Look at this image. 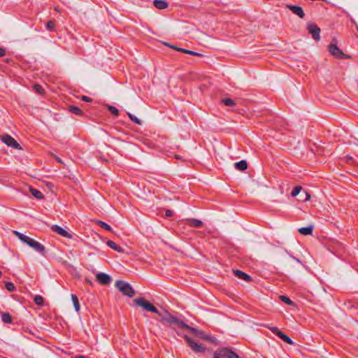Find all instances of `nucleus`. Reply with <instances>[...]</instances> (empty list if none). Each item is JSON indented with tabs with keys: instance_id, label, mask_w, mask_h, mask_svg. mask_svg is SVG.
<instances>
[{
	"instance_id": "obj_32",
	"label": "nucleus",
	"mask_w": 358,
	"mask_h": 358,
	"mask_svg": "<svg viewBox=\"0 0 358 358\" xmlns=\"http://www.w3.org/2000/svg\"><path fill=\"white\" fill-rule=\"evenodd\" d=\"M108 110L115 117H117L119 115V110L115 106H108Z\"/></svg>"
},
{
	"instance_id": "obj_18",
	"label": "nucleus",
	"mask_w": 358,
	"mask_h": 358,
	"mask_svg": "<svg viewBox=\"0 0 358 358\" xmlns=\"http://www.w3.org/2000/svg\"><path fill=\"white\" fill-rule=\"evenodd\" d=\"M106 245L113 249L114 250L118 252H124V249L119 246L118 245H117L115 242H113V241H108L106 242Z\"/></svg>"
},
{
	"instance_id": "obj_25",
	"label": "nucleus",
	"mask_w": 358,
	"mask_h": 358,
	"mask_svg": "<svg viewBox=\"0 0 358 358\" xmlns=\"http://www.w3.org/2000/svg\"><path fill=\"white\" fill-rule=\"evenodd\" d=\"M96 224L102 229L106 230V231H112V228L110 225H108L107 223L103 222V221H101V220H98L96 222Z\"/></svg>"
},
{
	"instance_id": "obj_14",
	"label": "nucleus",
	"mask_w": 358,
	"mask_h": 358,
	"mask_svg": "<svg viewBox=\"0 0 358 358\" xmlns=\"http://www.w3.org/2000/svg\"><path fill=\"white\" fill-rule=\"evenodd\" d=\"M233 273H234V275L236 276L239 279L243 280L246 282H250L252 280V278L250 275L243 272L241 270H238V269L233 270Z\"/></svg>"
},
{
	"instance_id": "obj_27",
	"label": "nucleus",
	"mask_w": 358,
	"mask_h": 358,
	"mask_svg": "<svg viewBox=\"0 0 358 358\" xmlns=\"http://www.w3.org/2000/svg\"><path fill=\"white\" fill-rule=\"evenodd\" d=\"M189 224L191 227H199L203 224V223L201 220H199L196 219H192L190 220Z\"/></svg>"
},
{
	"instance_id": "obj_24",
	"label": "nucleus",
	"mask_w": 358,
	"mask_h": 358,
	"mask_svg": "<svg viewBox=\"0 0 358 358\" xmlns=\"http://www.w3.org/2000/svg\"><path fill=\"white\" fill-rule=\"evenodd\" d=\"M71 299H72L75 310L77 312H78L80 310V303H79V300H78L77 296L75 294H72Z\"/></svg>"
},
{
	"instance_id": "obj_22",
	"label": "nucleus",
	"mask_w": 358,
	"mask_h": 358,
	"mask_svg": "<svg viewBox=\"0 0 358 358\" xmlns=\"http://www.w3.org/2000/svg\"><path fill=\"white\" fill-rule=\"evenodd\" d=\"M30 192L35 198H36L38 199H41L43 198V195L42 192L36 189L30 187Z\"/></svg>"
},
{
	"instance_id": "obj_37",
	"label": "nucleus",
	"mask_w": 358,
	"mask_h": 358,
	"mask_svg": "<svg viewBox=\"0 0 358 358\" xmlns=\"http://www.w3.org/2000/svg\"><path fill=\"white\" fill-rule=\"evenodd\" d=\"M81 100L87 101V102H92V99L90 97L87 96H81Z\"/></svg>"
},
{
	"instance_id": "obj_23",
	"label": "nucleus",
	"mask_w": 358,
	"mask_h": 358,
	"mask_svg": "<svg viewBox=\"0 0 358 358\" xmlns=\"http://www.w3.org/2000/svg\"><path fill=\"white\" fill-rule=\"evenodd\" d=\"M69 110L71 113H73V114L77 115H83V110L80 108H79L78 107L76 106H70L69 107Z\"/></svg>"
},
{
	"instance_id": "obj_20",
	"label": "nucleus",
	"mask_w": 358,
	"mask_h": 358,
	"mask_svg": "<svg viewBox=\"0 0 358 358\" xmlns=\"http://www.w3.org/2000/svg\"><path fill=\"white\" fill-rule=\"evenodd\" d=\"M313 226H308L306 227H301L299 229V232L304 236L307 235H311L313 233Z\"/></svg>"
},
{
	"instance_id": "obj_45",
	"label": "nucleus",
	"mask_w": 358,
	"mask_h": 358,
	"mask_svg": "<svg viewBox=\"0 0 358 358\" xmlns=\"http://www.w3.org/2000/svg\"><path fill=\"white\" fill-rule=\"evenodd\" d=\"M2 275V272L0 271V277Z\"/></svg>"
},
{
	"instance_id": "obj_16",
	"label": "nucleus",
	"mask_w": 358,
	"mask_h": 358,
	"mask_svg": "<svg viewBox=\"0 0 358 358\" xmlns=\"http://www.w3.org/2000/svg\"><path fill=\"white\" fill-rule=\"evenodd\" d=\"M13 234L21 241H22L23 243H26L27 245H28L29 243V241H31V238L29 237L27 235H24L17 231H13Z\"/></svg>"
},
{
	"instance_id": "obj_40",
	"label": "nucleus",
	"mask_w": 358,
	"mask_h": 358,
	"mask_svg": "<svg viewBox=\"0 0 358 358\" xmlns=\"http://www.w3.org/2000/svg\"><path fill=\"white\" fill-rule=\"evenodd\" d=\"M166 45L171 48L172 49H174V50H177V48H178V47L173 45H171V44H169V43H164Z\"/></svg>"
},
{
	"instance_id": "obj_15",
	"label": "nucleus",
	"mask_w": 358,
	"mask_h": 358,
	"mask_svg": "<svg viewBox=\"0 0 358 358\" xmlns=\"http://www.w3.org/2000/svg\"><path fill=\"white\" fill-rule=\"evenodd\" d=\"M183 329L189 330L194 335H195L196 336H199L201 338H203L205 340H208V337H203L202 336L203 332L201 331L198 330V329H195L194 327H192L189 326L188 324H187V327H184Z\"/></svg>"
},
{
	"instance_id": "obj_11",
	"label": "nucleus",
	"mask_w": 358,
	"mask_h": 358,
	"mask_svg": "<svg viewBox=\"0 0 358 358\" xmlns=\"http://www.w3.org/2000/svg\"><path fill=\"white\" fill-rule=\"evenodd\" d=\"M287 8L291 10L294 14L297 15L299 17L303 19L305 17V13L303 8L301 6L295 5H287Z\"/></svg>"
},
{
	"instance_id": "obj_21",
	"label": "nucleus",
	"mask_w": 358,
	"mask_h": 358,
	"mask_svg": "<svg viewBox=\"0 0 358 358\" xmlns=\"http://www.w3.org/2000/svg\"><path fill=\"white\" fill-rule=\"evenodd\" d=\"M1 320L4 323L11 324L13 322L12 316L8 313H1Z\"/></svg>"
},
{
	"instance_id": "obj_33",
	"label": "nucleus",
	"mask_w": 358,
	"mask_h": 358,
	"mask_svg": "<svg viewBox=\"0 0 358 358\" xmlns=\"http://www.w3.org/2000/svg\"><path fill=\"white\" fill-rule=\"evenodd\" d=\"M301 189H302V187L301 186H295L293 188V189L292 190L291 196L293 197L297 196Z\"/></svg>"
},
{
	"instance_id": "obj_39",
	"label": "nucleus",
	"mask_w": 358,
	"mask_h": 358,
	"mask_svg": "<svg viewBox=\"0 0 358 358\" xmlns=\"http://www.w3.org/2000/svg\"><path fill=\"white\" fill-rule=\"evenodd\" d=\"M6 55V50L3 48L0 47V57H3Z\"/></svg>"
},
{
	"instance_id": "obj_46",
	"label": "nucleus",
	"mask_w": 358,
	"mask_h": 358,
	"mask_svg": "<svg viewBox=\"0 0 358 358\" xmlns=\"http://www.w3.org/2000/svg\"><path fill=\"white\" fill-rule=\"evenodd\" d=\"M357 31H358V28H357Z\"/></svg>"
},
{
	"instance_id": "obj_38",
	"label": "nucleus",
	"mask_w": 358,
	"mask_h": 358,
	"mask_svg": "<svg viewBox=\"0 0 358 358\" xmlns=\"http://www.w3.org/2000/svg\"><path fill=\"white\" fill-rule=\"evenodd\" d=\"M173 211H172V210H166L165 211V215H166V217H171V216L173 215Z\"/></svg>"
},
{
	"instance_id": "obj_12",
	"label": "nucleus",
	"mask_w": 358,
	"mask_h": 358,
	"mask_svg": "<svg viewBox=\"0 0 358 358\" xmlns=\"http://www.w3.org/2000/svg\"><path fill=\"white\" fill-rule=\"evenodd\" d=\"M51 229L52 231L59 234L60 236H62L63 237L68 238H72V235L71 234H69L67 231H66L65 229H64L63 228L59 227V225H57V224L52 225L51 227Z\"/></svg>"
},
{
	"instance_id": "obj_13",
	"label": "nucleus",
	"mask_w": 358,
	"mask_h": 358,
	"mask_svg": "<svg viewBox=\"0 0 358 358\" xmlns=\"http://www.w3.org/2000/svg\"><path fill=\"white\" fill-rule=\"evenodd\" d=\"M96 280L101 285H108L111 282V278L109 275L104 273L96 274Z\"/></svg>"
},
{
	"instance_id": "obj_44",
	"label": "nucleus",
	"mask_w": 358,
	"mask_h": 358,
	"mask_svg": "<svg viewBox=\"0 0 358 358\" xmlns=\"http://www.w3.org/2000/svg\"><path fill=\"white\" fill-rule=\"evenodd\" d=\"M90 284H92V282L90 280H86Z\"/></svg>"
},
{
	"instance_id": "obj_41",
	"label": "nucleus",
	"mask_w": 358,
	"mask_h": 358,
	"mask_svg": "<svg viewBox=\"0 0 358 358\" xmlns=\"http://www.w3.org/2000/svg\"><path fill=\"white\" fill-rule=\"evenodd\" d=\"M305 194H306V198L304 199V201H308L310 199V195L308 192H305Z\"/></svg>"
},
{
	"instance_id": "obj_7",
	"label": "nucleus",
	"mask_w": 358,
	"mask_h": 358,
	"mask_svg": "<svg viewBox=\"0 0 358 358\" xmlns=\"http://www.w3.org/2000/svg\"><path fill=\"white\" fill-rule=\"evenodd\" d=\"M184 338L187 341L188 345L190 348L196 353L203 352L206 350V347L201 344H199L198 342L191 338L187 335L184 336Z\"/></svg>"
},
{
	"instance_id": "obj_29",
	"label": "nucleus",
	"mask_w": 358,
	"mask_h": 358,
	"mask_svg": "<svg viewBox=\"0 0 358 358\" xmlns=\"http://www.w3.org/2000/svg\"><path fill=\"white\" fill-rule=\"evenodd\" d=\"M222 102L227 106H234L236 105V103L234 100L229 98L224 99L222 100Z\"/></svg>"
},
{
	"instance_id": "obj_1",
	"label": "nucleus",
	"mask_w": 358,
	"mask_h": 358,
	"mask_svg": "<svg viewBox=\"0 0 358 358\" xmlns=\"http://www.w3.org/2000/svg\"><path fill=\"white\" fill-rule=\"evenodd\" d=\"M159 317H161L160 322L164 324L169 326L174 325L182 329H183L184 327H187V324L186 323L180 320L178 317L171 315L167 311L161 313L159 314Z\"/></svg>"
},
{
	"instance_id": "obj_42",
	"label": "nucleus",
	"mask_w": 358,
	"mask_h": 358,
	"mask_svg": "<svg viewBox=\"0 0 358 358\" xmlns=\"http://www.w3.org/2000/svg\"><path fill=\"white\" fill-rule=\"evenodd\" d=\"M177 50L179 51V52H182L183 53H185V51H187V50L182 48H177Z\"/></svg>"
},
{
	"instance_id": "obj_34",
	"label": "nucleus",
	"mask_w": 358,
	"mask_h": 358,
	"mask_svg": "<svg viewBox=\"0 0 358 358\" xmlns=\"http://www.w3.org/2000/svg\"><path fill=\"white\" fill-rule=\"evenodd\" d=\"M5 286L6 289L10 292H13L15 289L14 284L11 282H6Z\"/></svg>"
},
{
	"instance_id": "obj_3",
	"label": "nucleus",
	"mask_w": 358,
	"mask_h": 358,
	"mask_svg": "<svg viewBox=\"0 0 358 358\" xmlns=\"http://www.w3.org/2000/svg\"><path fill=\"white\" fill-rule=\"evenodd\" d=\"M115 287L124 295L132 297L135 292L132 287L127 282L117 280L115 282Z\"/></svg>"
},
{
	"instance_id": "obj_35",
	"label": "nucleus",
	"mask_w": 358,
	"mask_h": 358,
	"mask_svg": "<svg viewBox=\"0 0 358 358\" xmlns=\"http://www.w3.org/2000/svg\"><path fill=\"white\" fill-rule=\"evenodd\" d=\"M34 88L38 94H42L44 92L43 88L40 85H35Z\"/></svg>"
},
{
	"instance_id": "obj_10",
	"label": "nucleus",
	"mask_w": 358,
	"mask_h": 358,
	"mask_svg": "<svg viewBox=\"0 0 358 358\" xmlns=\"http://www.w3.org/2000/svg\"><path fill=\"white\" fill-rule=\"evenodd\" d=\"M28 245L31 247L34 250H36V252H39L40 254H41L43 255H45V248L39 242H38V241H35V240L31 238V241H29Z\"/></svg>"
},
{
	"instance_id": "obj_5",
	"label": "nucleus",
	"mask_w": 358,
	"mask_h": 358,
	"mask_svg": "<svg viewBox=\"0 0 358 358\" xmlns=\"http://www.w3.org/2000/svg\"><path fill=\"white\" fill-rule=\"evenodd\" d=\"M134 302L135 303L136 305L141 306L147 311L157 313L158 314L159 316V314L161 313V312H159L152 303H150L143 298L135 299L134 300Z\"/></svg>"
},
{
	"instance_id": "obj_19",
	"label": "nucleus",
	"mask_w": 358,
	"mask_h": 358,
	"mask_svg": "<svg viewBox=\"0 0 358 358\" xmlns=\"http://www.w3.org/2000/svg\"><path fill=\"white\" fill-rule=\"evenodd\" d=\"M234 166L237 170L245 171L248 169V163L245 160H241L240 162H236L234 164Z\"/></svg>"
},
{
	"instance_id": "obj_6",
	"label": "nucleus",
	"mask_w": 358,
	"mask_h": 358,
	"mask_svg": "<svg viewBox=\"0 0 358 358\" xmlns=\"http://www.w3.org/2000/svg\"><path fill=\"white\" fill-rule=\"evenodd\" d=\"M265 327L271 330V331L277 335L279 338H280L284 342L286 343H288L289 345H294V343L293 341L286 334H285L282 331H280L278 327H271L268 324L264 325Z\"/></svg>"
},
{
	"instance_id": "obj_9",
	"label": "nucleus",
	"mask_w": 358,
	"mask_h": 358,
	"mask_svg": "<svg viewBox=\"0 0 358 358\" xmlns=\"http://www.w3.org/2000/svg\"><path fill=\"white\" fill-rule=\"evenodd\" d=\"M307 29L315 41H318L320 40L321 31L320 27H318L315 24L308 23L307 24Z\"/></svg>"
},
{
	"instance_id": "obj_2",
	"label": "nucleus",
	"mask_w": 358,
	"mask_h": 358,
	"mask_svg": "<svg viewBox=\"0 0 358 358\" xmlns=\"http://www.w3.org/2000/svg\"><path fill=\"white\" fill-rule=\"evenodd\" d=\"M213 358H241L238 355L234 352L231 348H222L213 352Z\"/></svg>"
},
{
	"instance_id": "obj_30",
	"label": "nucleus",
	"mask_w": 358,
	"mask_h": 358,
	"mask_svg": "<svg viewBox=\"0 0 358 358\" xmlns=\"http://www.w3.org/2000/svg\"><path fill=\"white\" fill-rule=\"evenodd\" d=\"M279 299L287 305H293L294 304V302L289 298H288L287 296H286L285 295H280L279 296Z\"/></svg>"
},
{
	"instance_id": "obj_31",
	"label": "nucleus",
	"mask_w": 358,
	"mask_h": 358,
	"mask_svg": "<svg viewBox=\"0 0 358 358\" xmlns=\"http://www.w3.org/2000/svg\"><path fill=\"white\" fill-rule=\"evenodd\" d=\"M55 27V20H49L46 24V29L48 31H52Z\"/></svg>"
},
{
	"instance_id": "obj_4",
	"label": "nucleus",
	"mask_w": 358,
	"mask_h": 358,
	"mask_svg": "<svg viewBox=\"0 0 358 358\" xmlns=\"http://www.w3.org/2000/svg\"><path fill=\"white\" fill-rule=\"evenodd\" d=\"M329 51L336 58H338V59H349V58H350V55L344 54L343 52L342 51V50H341L338 47L336 38H333L332 41L329 44Z\"/></svg>"
},
{
	"instance_id": "obj_26",
	"label": "nucleus",
	"mask_w": 358,
	"mask_h": 358,
	"mask_svg": "<svg viewBox=\"0 0 358 358\" xmlns=\"http://www.w3.org/2000/svg\"><path fill=\"white\" fill-rule=\"evenodd\" d=\"M127 113V115L129 116V119L131 120V122H133L135 124H138V125H141L142 124L141 120H140L135 115H132L131 113H130L129 112Z\"/></svg>"
},
{
	"instance_id": "obj_28",
	"label": "nucleus",
	"mask_w": 358,
	"mask_h": 358,
	"mask_svg": "<svg viewBox=\"0 0 358 358\" xmlns=\"http://www.w3.org/2000/svg\"><path fill=\"white\" fill-rule=\"evenodd\" d=\"M34 301L36 304L42 306L44 303V299L41 295H36L34 298Z\"/></svg>"
},
{
	"instance_id": "obj_17",
	"label": "nucleus",
	"mask_w": 358,
	"mask_h": 358,
	"mask_svg": "<svg viewBox=\"0 0 358 358\" xmlns=\"http://www.w3.org/2000/svg\"><path fill=\"white\" fill-rule=\"evenodd\" d=\"M154 6L160 10L165 9L168 7L169 3L164 0H154Z\"/></svg>"
},
{
	"instance_id": "obj_8",
	"label": "nucleus",
	"mask_w": 358,
	"mask_h": 358,
	"mask_svg": "<svg viewBox=\"0 0 358 358\" xmlns=\"http://www.w3.org/2000/svg\"><path fill=\"white\" fill-rule=\"evenodd\" d=\"M1 140L6 144L8 146L11 147L14 149L21 150L20 145L9 134H3L0 136Z\"/></svg>"
},
{
	"instance_id": "obj_43",
	"label": "nucleus",
	"mask_w": 358,
	"mask_h": 358,
	"mask_svg": "<svg viewBox=\"0 0 358 358\" xmlns=\"http://www.w3.org/2000/svg\"><path fill=\"white\" fill-rule=\"evenodd\" d=\"M76 358H85V357L83 355H78L76 357Z\"/></svg>"
},
{
	"instance_id": "obj_36",
	"label": "nucleus",
	"mask_w": 358,
	"mask_h": 358,
	"mask_svg": "<svg viewBox=\"0 0 358 358\" xmlns=\"http://www.w3.org/2000/svg\"><path fill=\"white\" fill-rule=\"evenodd\" d=\"M185 54H189V55H194V56H199V57L202 56V55L199 52H194L192 50H187V51H185Z\"/></svg>"
}]
</instances>
